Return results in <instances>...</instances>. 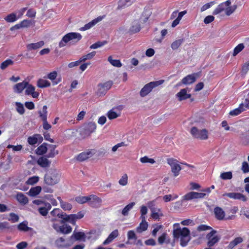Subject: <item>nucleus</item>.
<instances>
[{"label":"nucleus","mask_w":249,"mask_h":249,"mask_svg":"<svg viewBox=\"0 0 249 249\" xmlns=\"http://www.w3.org/2000/svg\"><path fill=\"white\" fill-rule=\"evenodd\" d=\"M22 28H28L33 24V22L30 20L25 19L20 22Z\"/></svg>","instance_id":"obj_56"},{"label":"nucleus","mask_w":249,"mask_h":249,"mask_svg":"<svg viewBox=\"0 0 249 249\" xmlns=\"http://www.w3.org/2000/svg\"><path fill=\"white\" fill-rule=\"evenodd\" d=\"M39 179V178L38 176H33L29 178L26 181V183L28 185H33L36 183Z\"/></svg>","instance_id":"obj_43"},{"label":"nucleus","mask_w":249,"mask_h":249,"mask_svg":"<svg viewBox=\"0 0 249 249\" xmlns=\"http://www.w3.org/2000/svg\"><path fill=\"white\" fill-rule=\"evenodd\" d=\"M107 116L108 119L110 120L115 119L119 116L117 113L116 112L113 111L112 109L110 110L107 112Z\"/></svg>","instance_id":"obj_58"},{"label":"nucleus","mask_w":249,"mask_h":249,"mask_svg":"<svg viewBox=\"0 0 249 249\" xmlns=\"http://www.w3.org/2000/svg\"><path fill=\"white\" fill-rule=\"evenodd\" d=\"M16 106L17 111L20 114H23L24 113L25 109L22 104L19 102H16Z\"/></svg>","instance_id":"obj_55"},{"label":"nucleus","mask_w":249,"mask_h":249,"mask_svg":"<svg viewBox=\"0 0 249 249\" xmlns=\"http://www.w3.org/2000/svg\"><path fill=\"white\" fill-rule=\"evenodd\" d=\"M140 161L142 163H150L151 164H154L155 163L154 159L149 158L147 156H144L140 159Z\"/></svg>","instance_id":"obj_46"},{"label":"nucleus","mask_w":249,"mask_h":249,"mask_svg":"<svg viewBox=\"0 0 249 249\" xmlns=\"http://www.w3.org/2000/svg\"><path fill=\"white\" fill-rule=\"evenodd\" d=\"M184 41L183 38L176 40L171 44V47L173 50H177Z\"/></svg>","instance_id":"obj_37"},{"label":"nucleus","mask_w":249,"mask_h":249,"mask_svg":"<svg viewBox=\"0 0 249 249\" xmlns=\"http://www.w3.org/2000/svg\"><path fill=\"white\" fill-rule=\"evenodd\" d=\"M107 43V41H98L90 46V49H96L101 47Z\"/></svg>","instance_id":"obj_51"},{"label":"nucleus","mask_w":249,"mask_h":249,"mask_svg":"<svg viewBox=\"0 0 249 249\" xmlns=\"http://www.w3.org/2000/svg\"><path fill=\"white\" fill-rule=\"evenodd\" d=\"M28 85V82L23 81L14 85L13 90L15 93H21Z\"/></svg>","instance_id":"obj_16"},{"label":"nucleus","mask_w":249,"mask_h":249,"mask_svg":"<svg viewBox=\"0 0 249 249\" xmlns=\"http://www.w3.org/2000/svg\"><path fill=\"white\" fill-rule=\"evenodd\" d=\"M191 240L190 235H188L185 237H182L180 239V244L182 247H185L187 245L188 242Z\"/></svg>","instance_id":"obj_49"},{"label":"nucleus","mask_w":249,"mask_h":249,"mask_svg":"<svg viewBox=\"0 0 249 249\" xmlns=\"http://www.w3.org/2000/svg\"><path fill=\"white\" fill-rule=\"evenodd\" d=\"M95 150L88 149L86 151L81 153L79 154V161H84L91 157L94 154Z\"/></svg>","instance_id":"obj_15"},{"label":"nucleus","mask_w":249,"mask_h":249,"mask_svg":"<svg viewBox=\"0 0 249 249\" xmlns=\"http://www.w3.org/2000/svg\"><path fill=\"white\" fill-rule=\"evenodd\" d=\"M38 114L39 115V117L41 119L42 121H45L47 120V107L45 105L43 107L42 110H40L38 111Z\"/></svg>","instance_id":"obj_31"},{"label":"nucleus","mask_w":249,"mask_h":249,"mask_svg":"<svg viewBox=\"0 0 249 249\" xmlns=\"http://www.w3.org/2000/svg\"><path fill=\"white\" fill-rule=\"evenodd\" d=\"M78 38V34L76 33H69L65 35L59 43V47L62 48L65 46L67 43L71 42L74 39Z\"/></svg>","instance_id":"obj_10"},{"label":"nucleus","mask_w":249,"mask_h":249,"mask_svg":"<svg viewBox=\"0 0 249 249\" xmlns=\"http://www.w3.org/2000/svg\"><path fill=\"white\" fill-rule=\"evenodd\" d=\"M9 215L10 218L8 219V220L11 221L12 222L15 223L18 221L19 217L17 214L12 213H10Z\"/></svg>","instance_id":"obj_59"},{"label":"nucleus","mask_w":249,"mask_h":249,"mask_svg":"<svg viewBox=\"0 0 249 249\" xmlns=\"http://www.w3.org/2000/svg\"><path fill=\"white\" fill-rule=\"evenodd\" d=\"M133 1L131 2L130 0H120L118 2V8L121 9L125 6H128Z\"/></svg>","instance_id":"obj_47"},{"label":"nucleus","mask_w":249,"mask_h":249,"mask_svg":"<svg viewBox=\"0 0 249 249\" xmlns=\"http://www.w3.org/2000/svg\"><path fill=\"white\" fill-rule=\"evenodd\" d=\"M51 204L50 203L45 202L44 205L38 208L39 213L42 216H46L48 213V212L51 209Z\"/></svg>","instance_id":"obj_21"},{"label":"nucleus","mask_w":249,"mask_h":249,"mask_svg":"<svg viewBox=\"0 0 249 249\" xmlns=\"http://www.w3.org/2000/svg\"><path fill=\"white\" fill-rule=\"evenodd\" d=\"M25 93L27 95H31L33 98H37L38 96V93L35 91V88L28 82V85L26 87Z\"/></svg>","instance_id":"obj_22"},{"label":"nucleus","mask_w":249,"mask_h":249,"mask_svg":"<svg viewBox=\"0 0 249 249\" xmlns=\"http://www.w3.org/2000/svg\"><path fill=\"white\" fill-rule=\"evenodd\" d=\"M211 229H212L211 227H210L209 226H207L206 225H203V224L198 226L197 228V231H207L208 230H211Z\"/></svg>","instance_id":"obj_63"},{"label":"nucleus","mask_w":249,"mask_h":249,"mask_svg":"<svg viewBox=\"0 0 249 249\" xmlns=\"http://www.w3.org/2000/svg\"><path fill=\"white\" fill-rule=\"evenodd\" d=\"M240 139L243 144H248L249 143V129L245 132H242L240 135Z\"/></svg>","instance_id":"obj_24"},{"label":"nucleus","mask_w":249,"mask_h":249,"mask_svg":"<svg viewBox=\"0 0 249 249\" xmlns=\"http://www.w3.org/2000/svg\"><path fill=\"white\" fill-rule=\"evenodd\" d=\"M103 17L99 16L97 18L94 19L92 21H90L88 23L85 24L83 27H81L79 30L80 31H86L88 29H89L93 26H94L96 24H97L98 22L101 21L103 19Z\"/></svg>","instance_id":"obj_17"},{"label":"nucleus","mask_w":249,"mask_h":249,"mask_svg":"<svg viewBox=\"0 0 249 249\" xmlns=\"http://www.w3.org/2000/svg\"><path fill=\"white\" fill-rule=\"evenodd\" d=\"M41 190V187L39 186L32 187L28 192V194L31 196H35L40 193Z\"/></svg>","instance_id":"obj_25"},{"label":"nucleus","mask_w":249,"mask_h":249,"mask_svg":"<svg viewBox=\"0 0 249 249\" xmlns=\"http://www.w3.org/2000/svg\"><path fill=\"white\" fill-rule=\"evenodd\" d=\"M61 175L59 172L55 169H51L45 175L44 177V183L46 186H52L57 184L60 179ZM43 190L45 193H53V190L43 186Z\"/></svg>","instance_id":"obj_1"},{"label":"nucleus","mask_w":249,"mask_h":249,"mask_svg":"<svg viewBox=\"0 0 249 249\" xmlns=\"http://www.w3.org/2000/svg\"><path fill=\"white\" fill-rule=\"evenodd\" d=\"M113 83L112 81H107L103 84L98 85L97 94L99 96L105 95L107 91L110 89Z\"/></svg>","instance_id":"obj_12"},{"label":"nucleus","mask_w":249,"mask_h":249,"mask_svg":"<svg viewBox=\"0 0 249 249\" xmlns=\"http://www.w3.org/2000/svg\"><path fill=\"white\" fill-rule=\"evenodd\" d=\"M220 177L223 180H229L232 178V174L231 171L222 173Z\"/></svg>","instance_id":"obj_42"},{"label":"nucleus","mask_w":249,"mask_h":249,"mask_svg":"<svg viewBox=\"0 0 249 249\" xmlns=\"http://www.w3.org/2000/svg\"><path fill=\"white\" fill-rule=\"evenodd\" d=\"M241 170L244 173L249 172V165L247 161H243L242 162Z\"/></svg>","instance_id":"obj_61"},{"label":"nucleus","mask_w":249,"mask_h":249,"mask_svg":"<svg viewBox=\"0 0 249 249\" xmlns=\"http://www.w3.org/2000/svg\"><path fill=\"white\" fill-rule=\"evenodd\" d=\"M56 146L54 145H50L49 146V152L48 157L53 158L58 153V151L55 149Z\"/></svg>","instance_id":"obj_38"},{"label":"nucleus","mask_w":249,"mask_h":249,"mask_svg":"<svg viewBox=\"0 0 249 249\" xmlns=\"http://www.w3.org/2000/svg\"><path fill=\"white\" fill-rule=\"evenodd\" d=\"M13 61L11 59H7L3 61L0 65V69L2 70L5 69L7 67L13 64Z\"/></svg>","instance_id":"obj_50"},{"label":"nucleus","mask_w":249,"mask_h":249,"mask_svg":"<svg viewBox=\"0 0 249 249\" xmlns=\"http://www.w3.org/2000/svg\"><path fill=\"white\" fill-rule=\"evenodd\" d=\"M57 199L60 201L61 208L64 210H70L72 206L71 205L68 203L63 202L59 197H57Z\"/></svg>","instance_id":"obj_45"},{"label":"nucleus","mask_w":249,"mask_h":249,"mask_svg":"<svg viewBox=\"0 0 249 249\" xmlns=\"http://www.w3.org/2000/svg\"><path fill=\"white\" fill-rule=\"evenodd\" d=\"M141 30L140 24L138 23H134L129 30L130 34H135L139 32Z\"/></svg>","instance_id":"obj_32"},{"label":"nucleus","mask_w":249,"mask_h":249,"mask_svg":"<svg viewBox=\"0 0 249 249\" xmlns=\"http://www.w3.org/2000/svg\"><path fill=\"white\" fill-rule=\"evenodd\" d=\"M163 82V80H160L155 82H151L144 86L140 92V95L142 97H144L148 95L155 87L159 86Z\"/></svg>","instance_id":"obj_6"},{"label":"nucleus","mask_w":249,"mask_h":249,"mask_svg":"<svg viewBox=\"0 0 249 249\" xmlns=\"http://www.w3.org/2000/svg\"><path fill=\"white\" fill-rule=\"evenodd\" d=\"M37 162L40 166L44 168L49 166L51 163L47 159L43 157L39 158Z\"/></svg>","instance_id":"obj_29"},{"label":"nucleus","mask_w":249,"mask_h":249,"mask_svg":"<svg viewBox=\"0 0 249 249\" xmlns=\"http://www.w3.org/2000/svg\"><path fill=\"white\" fill-rule=\"evenodd\" d=\"M223 196H226L230 197V198H232L233 199L240 200L244 202H245L247 200V197L240 193H225L223 195Z\"/></svg>","instance_id":"obj_14"},{"label":"nucleus","mask_w":249,"mask_h":249,"mask_svg":"<svg viewBox=\"0 0 249 249\" xmlns=\"http://www.w3.org/2000/svg\"><path fill=\"white\" fill-rule=\"evenodd\" d=\"M38 138H41L39 134H36L28 138V142L31 145H34L37 142Z\"/></svg>","instance_id":"obj_35"},{"label":"nucleus","mask_w":249,"mask_h":249,"mask_svg":"<svg viewBox=\"0 0 249 249\" xmlns=\"http://www.w3.org/2000/svg\"><path fill=\"white\" fill-rule=\"evenodd\" d=\"M217 231L214 230H212L209 233L206 235V239L208 241L207 245L208 247H212L217 243L220 240V236L215 235Z\"/></svg>","instance_id":"obj_7"},{"label":"nucleus","mask_w":249,"mask_h":249,"mask_svg":"<svg viewBox=\"0 0 249 249\" xmlns=\"http://www.w3.org/2000/svg\"><path fill=\"white\" fill-rule=\"evenodd\" d=\"M88 202L90 206L94 207L101 202V199L97 196L91 195L87 196H79V203Z\"/></svg>","instance_id":"obj_2"},{"label":"nucleus","mask_w":249,"mask_h":249,"mask_svg":"<svg viewBox=\"0 0 249 249\" xmlns=\"http://www.w3.org/2000/svg\"><path fill=\"white\" fill-rule=\"evenodd\" d=\"M200 76L199 72L194 73L192 74H189L184 77L181 81L178 84V86L181 85H189L194 83L197 77Z\"/></svg>","instance_id":"obj_11"},{"label":"nucleus","mask_w":249,"mask_h":249,"mask_svg":"<svg viewBox=\"0 0 249 249\" xmlns=\"http://www.w3.org/2000/svg\"><path fill=\"white\" fill-rule=\"evenodd\" d=\"M167 161L171 167V171L174 174V176L176 177L178 176L180 171L182 169V168L178 164V161L173 158L168 159Z\"/></svg>","instance_id":"obj_8"},{"label":"nucleus","mask_w":249,"mask_h":249,"mask_svg":"<svg viewBox=\"0 0 249 249\" xmlns=\"http://www.w3.org/2000/svg\"><path fill=\"white\" fill-rule=\"evenodd\" d=\"M118 235L119 232L118 230H114L109 234L107 238L104 241L103 245H106L109 244Z\"/></svg>","instance_id":"obj_23"},{"label":"nucleus","mask_w":249,"mask_h":249,"mask_svg":"<svg viewBox=\"0 0 249 249\" xmlns=\"http://www.w3.org/2000/svg\"><path fill=\"white\" fill-rule=\"evenodd\" d=\"M119 183L122 186H125L127 184V176L124 174L119 181Z\"/></svg>","instance_id":"obj_60"},{"label":"nucleus","mask_w":249,"mask_h":249,"mask_svg":"<svg viewBox=\"0 0 249 249\" xmlns=\"http://www.w3.org/2000/svg\"><path fill=\"white\" fill-rule=\"evenodd\" d=\"M47 148L46 144H43L36 149V153L38 155H43L47 152Z\"/></svg>","instance_id":"obj_48"},{"label":"nucleus","mask_w":249,"mask_h":249,"mask_svg":"<svg viewBox=\"0 0 249 249\" xmlns=\"http://www.w3.org/2000/svg\"><path fill=\"white\" fill-rule=\"evenodd\" d=\"M190 133L194 138L201 140H206L208 138V131L205 128L198 129L196 127L193 126L191 129Z\"/></svg>","instance_id":"obj_5"},{"label":"nucleus","mask_w":249,"mask_h":249,"mask_svg":"<svg viewBox=\"0 0 249 249\" xmlns=\"http://www.w3.org/2000/svg\"><path fill=\"white\" fill-rule=\"evenodd\" d=\"M17 199L22 204H26L28 202V198L22 193H18L17 195Z\"/></svg>","instance_id":"obj_28"},{"label":"nucleus","mask_w":249,"mask_h":249,"mask_svg":"<svg viewBox=\"0 0 249 249\" xmlns=\"http://www.w3.org/2000/svg\"><path fill=\"white\" fill-rule=\"evenodd\" d=\"M174 229L173 231V236L175 239L181 238L188 235H190V231L188 228L184 227L181 229L179 224L175 223L174 224Z\"/></svg>","instance_id":"obj_3"},{"label":"nucleus","mask_w":249,"mask_h":249,"mask_svg":"<svg viewBox=\"0 0 249 249\" xmlns=\"http://www.w3.org/2000/svg\"><path fill=\"white\" fill-rule=\"evenodd\" d=\"M158 243L160 245L163 244L164 243L168 244L170 243V239L167 238V234L165 232L163 233L159 237Z\"/></svg>","instance_id":"obj_27"},{"label":"nucleus","mask_w":249,"mask_h":249,"mask_svg":"<svg viewBox=\"0 0 249 249\" xmlns=\"http://www.w3.org/2000/svg\"><path fill=\"white\" fill-rule=\"evenodd\" d=\"M148 224L147 222H141L139 226L137 227L136 231L139 233H142L147 230Z\"/></svg>","instance_id":"obj_33"},{"label":"nucleus","mask_w":249,"mask_h":249,"mask_svg":"<svg viewBox=\"0 0 249 249\" xmlns=\"http://www.w3.org/2000/svg\"><path fill=\"white\" fill-rule=\"evenodd\" d=\"M248 108H249V100L246 99L244 103H242L239 105L238 107L231 110L229 113V115L235 116Z\"/></svg>","instance_id":"obj_9"},{"label":"nucleus","mask_w":249,"mask_h":249,"mask_svg":"<svg viewBox=\"0 0 249 249\" xmlns=\"http://www.w3.org/2000/svg\"><path fill=\"white\" fill-rule=\"evenodd\" d=\"M135 205V203L134 202H131L129 204H127L124 208L123 209L122 213L123 215L126 216L128 214L129 211L133 207V206Z\"/></svg>","instance_id":"obj_34"},{"label":"nucleus","mask_w":249,"mask_h":249,"mask_svg":"<svg viewBox=\"0 0 249 249\" xmlns=\"http://www.w3.org/2000/svg\"><path fill=\"white\" fill-rule=\"evenodd\" d=\"M244 48V45L243 43H240L238 44L237 46L235 47L233 50V56H235L237 54H238L240 52H241Z\"/></svg>","instance_id":"obj_44"},{"label":"nucleus","mask_w":249,"mask_h":249,"mask_svg":"<svg viewBox=\"0 0 249 249\" xmlns=\"http://www.w3.org/2000/svg\"><path fill=\"white\" fill-rule=\"evenodd\" d=\"M37 86L41 88L48 87L51 86V83L46 80L39 79L37 82Z\"/></svg>","instance_id":"obj_41"},{"label":"nucleus","mask_w":249,"mask_h":249,"mask_svg":"<svg viewBox=\"0 0 249 249\" xmlns=\"http://www.w3.org/2000/svg\"><path fill=\"white\" fill-rule=\"evenodd\" d=\"M96 52L95 51L92 52L86 55L83 56L79 59V64L82 62H84L87 60L91 59L93 56H95Z\"/></svg>","instance_id":"obj_40"},{"label":"nucleus","mask_w":249,"mask_h":249,"mask_svg":"<svg viewBox=\"0 0 249 249\" xmlns=\"http://www.w3.org/2000/svg\"><path fill=\"white\" fill-rule=\"evenodd\" d=\"M206 196V193H197L191 192L187 193L184 196V199L186 200H190L195 198H203Z\"/></svg>","instance_id":"obj_13"},{"label":"nucleus","mask_w":249,"mask_h":249,"mask_svg":"<svg viewBox=\"0 0 249 249\" xmlns=\"http://www.w3.org/2000/svg\"><path fill=\"white\" fill-rule=\"evenodd\" d=\"M96 128L95 123L90 122L84 124L81 128L80 134L82 139L89 136Z\"/></svg>","instance_id":"obj_4"},{"label":"nucleus","mask_w":249,"mask_h":249,"mask_svg":"<svg viewBox=\"0 0 249 249\" xmlns=\"http://www.w3.org/2000/svg\"><path fill=\"white\" fill-rule=\"evenodd\" d=\"M107 60L113 66L120 68L122 66V64L120 60L113 59L111 56H109Z\"/></svg>","instance_id":"obj_36"},{"label":"nucleus","mask_w":249,"mask_h":249,"mask_svg":"<svg viewBox=\"0 0 249 249\" xmlns=\"http://www.w3.org/2000/svg\"><path fill=\"white\" fill-rule=\"evenodd\" d=\"M249 70V61L246 62L242 67V72L246 74Z\"/></svg>","instance_id":"obj_64"},{"label":"nucleus","mask_w":249,"mask_h":249,"mask_svg":"<svg viewBox=\"0 0 249 249\" xmlns=\"http://www.w3.org/2000/svg\"><path fill=\"white\" fill-rule=\"evenodd\" d=\"M45 44L43 41L41 40L36 43H32L27 45L26 47L29 51L36 50L41 48Z\"/></svg>","instance_id":"obj_18"},{"label":"nucleus","mask_w":249,"mask_h":249,"mask_svg":"<svg viewBox=\"0 0 249 249\" xmlns=\"http://www.w3.org/2000/svg\"><path fill=\"white\" fill-rule=\"evenodd\" d=\"M127 236L128 240H133L136 241L137 239V235L135 231L133 230L129 231L127 232Z\"/></svg>","instance_id":"obj_52"},{"label":"nucleus","mask_w":249,"mask_h":249,"mask_svg":"<svg viewBox=\"0 0 249 249\" xmlns=\"http://www.w3.org/2000/svg\"><path fill=\"white\" fill-rule=\"evenodd\" d=\"M225 9L226 10L223 4L221 3L219 4L218 6L214 9L213 12V15L218 14L223 11Z\"/></svg>","instance_id":"obj_54"},{"label":"nucleus","mask_w":249,"mask_h":249,"mask_svg":"<svg viewBox=\"0 0 249 249\" xmlns=\"http://www.w3.org/2000/svg\"><path fill=\"white\" fill-rule=\"evenodd\" d=\"M187 89L188 88L181 89L180 91L176 94V96L178 98L179 101H181L185 100L191 97V94H188L187 93Z\"/></svg>","instance_id":"obj_19"},{"label":"nucleus","mask_w":249,"mask_h":249,"mask_svg":"<svg viewBox=\"0 0 249 249\" xmlns=\"http://www.w3.org/2000/svg\"><path fill=\"white\" fill-rule=\"evenodd\" d=\"M72 231V228L69 225L67 224H64L60 226V229L59 232L63 234H68L70 233Z\"/></svg>","instance_id":"obj_30"},{"label":"nucleus","mask_w":249,"mask_h":249,"mask_svg":"<svg viewBox=\"0 0 249 249\" xmlns=\"http://www.w3.org/2000/svg\"><path fill=\"white\" fill-rule=\"evenodd\" d=\"M18 228L20 231H28L29 230V228L27 226V224L23 222L19 224L18 226Z\"/></svg>","instance_id":"obj_62"},{"label":"nucleus","mask_w":249,"mask_h":249,"mask_svg":"<svg viewBox=\"0 0 249 249\" xmlns=\"http://www.w3.org/2000/svg\"><path fill=\"white\" fill-rule=\"evenodd\" d=\"M237 5L234 4L231 6H229L226 9V15L227 16H230L233 13L235 10L237 9Z\"/></svg>","instance_id":"obj_53"},{"label":"nucleus","mask_w":249,"mask_h":249,"mask_svg":"<svg viewBox=\"0 0 249 249\" xmlns=\"http://www.w3.org/2000/svg\"><path fill=\"white\" fill-rule=\"evenodd\" d=\"M215 3L214 1H211L210 2H208L204 5H203L200 9V11L201 12L205 11V10L209 9L210 7H211L213 5H214Z\"/></svg>","instance_id":"obj_57"},{"label":"nucleus","mask_w":249,"mask_h":249,"mask_svg":"<svg viewBox=\"0 0 249 249\" xmlns=\"http://www.w3.org/2000/svg\"><path fill=\"white\" fill-rule=\"evenodd\" d=\"M4 19L7 22H13L17 20L18 18L17 17V15L15 13H11L5 17H4Z\"/></svg>","instance_id":"obj_39"},{"label":"nucleus","mask_w":249,"mask_h":249,"mask_svg":"<svg viewBox=\"0 0 249 249\" xmlns=\"http://www.w3.org/2000/svg\"><path fill=\"white\" fill-rule=\"evenodd\" d=\"M213 212L215 217L217 220H222L224 219L225 213L221 208L217 206L214 208Z\"/></svg>","instance_id":"obj_20"},{"label":"nucleus","mask_w":249,"mask_h":249,"mask_svg":"<svg viewBox=\"0 0 249 249\" xmlns=\"http://www.w3.org/2000/svg\"><path fill=\"white\" fill-rule=\"evenodd\" d=\"M243 241V239L241 237H238L235 238L232 241L230 242L228 247L229 249H232L233 248L237 245L238 244L242 243Z\"/></svg>","instance_id":"obj_26"}]
</instances>
